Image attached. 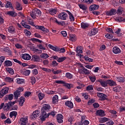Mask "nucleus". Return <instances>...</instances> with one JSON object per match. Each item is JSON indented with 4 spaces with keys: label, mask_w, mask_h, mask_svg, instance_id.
Returning a JSON list of instances; mask_svg holds the SVG:
<instances>
[{
    "label": "nucleus",
    "mask_w": 125,
    "mask_h": 125,
    "mask_svg": "<svg viewBox=\"0 0 125 125\" xmlns=\"http://www.w3.org/2000/svg\"><path fill=\"white\" fill-rule=\"evenodd\" d=\"M66 12L68 13V14L69 15V19L71 22H73V21H75V18L74 17V16H73V14L71 13L69 11L66 10Z\"/></svg>",
    "instance_id": "27"
},
{
    "label": "nucleus",
    "mask_w": 125,
    "mask_h": 125,
    "mask_svg": "<svg viewBox=\"0 0 125 125\" xmlns=\"http://www.w3.org/2000/svg\"><path fill=\"white\" fill-rule=\"evenodd\" d=\"M7 14L9 15V16H12V17H15V16H17V13L13 11H10L7 12Z\"/></svg>",
    "instance_id": "24"
},
{
    "label": "nucleus",
    "mask_w": 125,
    "mask_h": 125,
    "mask_svg": "<svg viewBox=\"0 0 125 125\" xmlns=\"http://www.w3.org/2000/svg\"><path fill=\"white\" fill-rule=\"evenodd\" d=\"M17 83H19V84H21V83H24V79L18 78L16 79Z\"/></svg>",
    "instance_id": "51"
},
{
    "label": "nucleus",
    "mask_w": 125,
    "mask_h": 125,
    "mask_svg": "<svg viewBox=\"0 0 125 125\" xmlns=\"http://www.w3.org/2000/svg\"><path fill=\"white\" fill-rule=\"evenodd\" d=\"M116 9H111L109 11H106V14L107 16H112V15H115L116 14Z\"/></svg>",
    "instance_id": "13"
},
{
    "label": "nucleus",
    "mask_w": 125,
    "mask_h": 125,
    "mask_svg": "<svg viewBox=\"0 0 125 125\" xmlns=\"http://www.w3.org/2000/svg\"><path fill=\"white\" fill-rule=\"evenodd\" d=\"M5 81L7 83H12L13 82V78L7 77L5 78Z\"/></svg>",
    "instance_id": "47"
},
{
    "label": "nucleus",
    "mask_w": 125,
    "mask_h": 125,
    "mask_svg": "<svg viewBox=\"0 0 125 125\" xmlns=\"http://www.w3.org/2000/svg\"><path fill=\"white\" fill-rule=\"evenodd\" d=\"M61 34H62V36H63V37H64V38H66V37H67V32L65 31H61Z\"/></svg>",
    "instance_id": "64"
},
{
    "label": "nucleus",
    "mask_w": 125,
    "mask_h": 125,
    "mask_svg": "<svg viewBox=\"0 0 125 125\" xmlns=\"http://www.w3.org/2000/svg\"><path fill=\"white\" fill-rule=\"evenodd\" d=\"M109 119L106 117H101L99 119V123H106V122H107L108 121Z\"/></svg>",
    "instance_id": "29"
},
{
    "label": "nucleus",
    "mask_w": 125,
    "mask_h": 125,
    "mask_svg": "<svg viewBox=\"0 0 125 125\" xmlns=\"http://www.w3.org/2000/svg\"><path fill=\"white\" fill-rule=\"evenodd\" d=\"M50 109V105L49 104H43V107L42 108V111H48Z\"/></svg>",
    "instance_id": "20"
},
{
    "label": "nucleus",
    "mask_w": 125,
    "mask_h": 125,
    "mask_svg": "<svg viewBox=\"0 0 125 125\" xmlns=\"http://www.w3.org/2000/svg\"><path fill=\"white\" fill-rule=\"evenodd\" d=\"M96 115L100 117H104L105 116V112H104V110L99 109L96 111Z\"/></svg>",
    "instance_id": "17"
},
{
    "label": "nucleus",
    "mask_w": 125,
    "mask_h": 125,
    "mask_svg": "<svg viewBox=\"0 0 125 125\" xmlns=\"http://www.w3.org/2000/svg\"><path fill=\"white\" fill-rule=\"evenodd\" d=\"M98 83H101V85L103 86V87H106L108 84V81L107 82L103 81L102 79H99L97 81Z\"/></svg>",
    "instance_id": "10"
},
{
    "label": "nucleus",
    "mask_w": 125,
    "mask_h": 125,
    "mask_svg": "<svg viewBox=\"0 0 125 125\" xmlns=\"http://www.w3.org/2000/svg\"><path fill=\"white\" fill-rule=\"evenodd\" d=\"M9 88L8 87H3V88L0 91V98H2L5 94L8 93Z\"/></svg>",
    "instance_id": "2"
},
{
    "label": "nucleus",
    "mask_w": 125,
    "mask_h": 125,
    "mask_svg": "<svg viewBox=\"0 0 125 125\" xmlns=\"http://www.w3.org/2000/svg\"><path fill=\"white\" fill-rule=\"evenodd\" d=\"M21 74H22L24 76H28L31 74V71L26 69H23L21 70Z\"/></svg>",
    "instance_id": "14"
},
{
    "label": "nucleus",
    "mask_w": 125,
    "mask_h": 125,
    "mask_svg": "<svg viewBox=\"0 0 125 125\" xmlns=\"http://www.w3.org/2000/svg\"><path fill=\"white\" fill-rule=\"evenodd\" d=\"M49 13L51 14V15H55V14L57 13V9L51 8L49 9Z\"/></svg>",
    "instance_id": "21"
},
{
    "label": "nucleus",
    "mask_w": 125,
    "mask_h": 125,
    "mask_svg": "<svg viewBox=\"0 0 125 125\" xmlns=\"http://www.w3.org/2000/svg\"><path fill=\"white\" fill-rule=\"evenodd\" d=\"M49 48H50V49H52V50H54V51H56V52H58V51H59V47L57 46H52V45L49 44L48 45Z\"/></svg>",
    "instance_id": "19"
},
{
    "label": "nucleus",
    "mask_w": 125,
    "mask_h": 125,
    "mask_svg": "<svg viewBox=\"0 0 125 125\" xmlns=\"http://www.w3.org/2000/svg\"><path fill=\"white\" fill-rule=\"evenodd\" d=\"M30 83L32 84H35L36 83V78L34 76L30 77Z\"/></svg>",
    "instance_id": "50"
},
{
    "label": "nucleus",
    "mask_w": 125,
    "mask_h": 125,
    "mask_svg": "<svg viewBox=\"0 0 125 125\" xmlns=\"http://www.w3.org/2000/svg\"><path fill=\"white\" fill-rule=\"evenodd\" d=\"M41 31H42L44 33H46L49 32V30H48V29L44 28V26H43V28H42V30Z\"/></svg>",
    "instance_id": "63"
},
{
    "label": "nucleus",
    "mask_w": 125,
    "mask_h": 125,
    "mask_svg": "<svg viewBox=\"0 0 125 125\" xmlns=\"http://www.w3.org/2000/svg\"><path fill=\"white\" fill-rule=\"evenodd\" d=\"M8 32L10 34H14L15 33V28L13 26H10L8 28Z\"/></svg>",
    "instance_id": "26"
},
{
    "label": "nucleus",
    "mask_w": 125,
    "mask_h": 125,
    "mask_svg": "<svg viewBox=\"0 0 125 125\" xmlns=\"http://www.w3.org/2000/svg\"><path fill=\"white\" fill-rule=\"evenodd\" d=\"M97 96L99 97L100 100H102V101L107 99V96L102 93H98Z\"/></svg>",
    "instance_id": "7"
},
{
    "label": "nucleus",
    "mask_w": 125,
    "mask_h": 125,
    "mask_svg": "<svg viewBox=\"0 0 125 125\" xmlns=\"http://www.w3.org/2000/svg\"><path fill=\"white\" fill-rule=\"evenodd\" d=\"M27 22L29 25H31L33 27L36 26V25H35V23H34V21H33V20H32L31 18L27 19Z\"/></svg>",
    "instance_id": "34"
},
{
    "label": "nucleus",
    "mask_w": 125,
    "mask_h": 125,
    "mask_svg": "<svg viewBox=\"0 0 125 125\" xmlns=\"http://www.w3.org/2000/svg\"><path fill=\"white\" fill-rule=\"evenodd\" d=\"M30 14L32 18H33V19H36V17H37V15H36V13H35V11H34V10H33L32 11L30 12Z\"/></svg>",
    "instance_id": "49"
},
{
    "label": "nucleus",
    "mask_w": 125,
    "mask_h": 125,
    "mask_svg": "<svg viewBox=\"0 0 125 125\" xmlns=\"http://www.w3.org/2000/svg\"><path fill=\"white\" fill-rule=\"evenodd\" d=\"M65 105L67 107H69V108H70V109H73V108H74V104H73V103L70 101H66Z\"/></svg>",
    "instance_id": "16"
},
{
    "label": "nucleus",
    "mask_w": 125,
    "mask_h": 125,
    "mask_svg": "<svg viewBox=\"0 0 125 125\" xmlns=\"http://www.w3.org/2000/svg\"><path fill=\"white\" fill-rule=\"evenodd\" d=\"M69 41L70 42H75L77 41V36L75 34L69 35Z\"/></svg>",
    "instance_id": "18"
},
{
    "label": "nucleus",
    "mask_w": 125,
    "mask_h": 125,
    "mask_svg": "<svg viewBox=\"0 0 125 125\" xmlns=\"http://www.w3.org/2000/svg\"><path fill=\"white\" fill-rule=\"evenodd\" d=\"M115 33L118 37H122L123 34V32L122 31V29H121V28H118L117 30H116Z\"/></svg>",
    "instance_id": "25"
},
{
    "label": "nucleus",
    "mask_w": 125,
    "mask_h": 125,
    "mask_svg": "<svg viewBox=\"0 0 125 125\" xmlns=\"http://www.w3.org/2000/svg\"><path fill=\"white\" fill-rule=\"evenodd\" d=\"M58 18L61 20H66L68 18V14L65 12L61 13L58 15Z\"/></svg>",
    "instance_id": "4"
},
{
    "label": "nucleus",
    "mask_w": 125,
    "mask_h": 125,
    "mask_svg": "<svg viewBox=\"0 0 125 125\" xmlns=\"http://www.w3.org/2000/svg\"><path fill=\"white\" fill-rule=\"evenodd\" d=\"M113 90L114 91V92H120V91L122 90V87L120 86H117L116 87H113Z\"/></svg>",
    "instance_id": "31"
},
{
    "label": "nucleus",
    "mask_w": 125,
    "mask_h": 125,
    "mask_svg": "<svg viewBox=\"0 0 125 125\" xmlns=\"http://www.w3.org/2000/svg\"><path fill=\"white\" fill-rule=\"evenodd\" d=\"M67 58L66 57H62L61 58H59V59L57 60V62L59 63H61V62H63V61L66 60Z\"/></svg>",
    "instance_id": "44"
},
{
    "label": "nucleus",
    "mask_w": 125,
    "mask_h": 125,
    "mask_svg": "<svg viewBox=\"0 0 125 125\" xmlns=\"http://www.w3.org/2000/svg\"><path fill=\"white\" fill-rule=\"evenodd\" d=\"M117 81L119 83H124V78L121 77H117Z\"/></svg>",
    "instance_id": "60"
},
{
    "label": "nucleus",
    "mask_w": 125,
    "mask_h": 125,
    "mask_svg": "<svg viewBox=\"0 0 125 125\" xmlns=\"http://www.w3.org/2000/svg\"><path fill=\"white\" fill-rule=\"evenodd\" d=\"M65 77L66 78H67V79H69V80H71L73 79V75L70 73L67 72L65 73Z\"/></svg>",
    "instance_id": "38"
},
{
    "label": "nucleus",
    "mask_w": 125,
    "mask_h": 125,
    "mask_svg": "<svg viewBox=\"0 0 125 125\" xmlns=\"http://www.w3.org/2000/svg\"><path fill=\"white\" fill-rule=\"evenodd\" d=\"M10 107L8 104H5L4 105L3 110L5 111H9Z\"/></svg>",
    "instance_id": "48"
},
{
    "label": "nucleus",
    "mask_w": 125,
    "mask_h": 125,
    "mask_svg": "<svg viewBox=\"0 0 125 125\" xmlns=\"http://www.w3.org/2000/svg\"><path fill=\"white\" fill-rule=\"evenodd\" d=\"M38 73H39V72L38 71V69H34V70H32V74L34 76H35V75H38Z\"/></svg>",
    "instance_id": "62"
},
{
    "label": "nucleus",
    "mask_w": 125,
    "mask_h": 125,
    "mask_svg": "<svg viewBox=\"0 0 125 125\" xmlns=\"http://www.w3.org/2000/svg\"><path fill=\"white\" fill-rule=\"evenodd\" d=\"M79 6L81 9H82V10H86L87 9V7L86 6L84 5L83 4H79Z\"/></svg>",
    "instance_id": "41"
},
{
    "label": "nucleus",
    "mask_w": 125,
    "mask_h": 125,
    "mask_svg": "<svg viewBox=\"0 0 125 125\" xmlns=\"http://www.w3.org/2000/svg\"><path fill=\"white\" fill-rule=\"evenodd\" d=\"M112 51L114 54H119L121 53V49L118 46H114L113 48Z\"/></svg>",
    "instance_id": "15"
},
{
    "label": "nucleus",
    "mask_w": 125,
    "mask_h": 125,
    "mask_svg": "<svg viewBox=\"0 0 125 125\" xmlns=\"http://www.w3.org/2000/svg\"><path fill=\"white\" fill-rule=\"evenodd\" d=\"M40 69H41L42 71H44V72H46L47 73H51V70L50 69L44 67H41Z\"/></svg>",
    "instance_id": "45"
},
{
    "label": "nucleus",
    "mask_w": 125,
    "mask_h": 125,
    "mask_svg": "<svg viewBox=\"0 0 125 125\" xmlns=\"http://www.w3.org/2000/svg\"><path fill=\"white\" fill-rule=\"evenodd\" d=\"M79 66H80L81 68H83L82 69L79 70V72L80 74H85V75H89V74H90L89 70L83 67L82 63H80Z\"/></svg>",
    "instance_id": "1"
},
{
    "label": "nucleus",
    "mask_w": 125,
    "mask_h": 125,
    "mask_svg": "<svg viewBox=\"0 0 125 125\" xmlns=\"http://www.w3.org/2000/svg\"><path fill=\"white\" fill-rule=\"evenodd\" d=\"M24 102H25V98L23 97H21L19 101V104L20 105V106H23Z\"/></svg>",
    "instance_id": "35"
},
{
    "label": "nucleus",
    "mask_w": 125,
    "mask_h": 125,
    "mask_svg": "<svg viewBox=\"0 0 125 125\" xmlns=\"http://www.w3.org/2000/svg\"><path fill=\"white\" fill-rule=\"evenodd\" d=\"M21 24L22 26L24 27V28H26V29H28V30H30V29H31V26L26 24V22H24V21H22V22H21Z\"/></svg>",
    "instance_id": "39"
},
{
    "label": "nucleus",
    "mask_w": 125,
    "mask_h": 125,
    "mask_svg": "<svg viewBox=\"0 0 125 125\" xmlns=\"http://www.w3.org/2000/svg\"><path fill=\"white\" fill-rule=\"evenodd\" d=\"M82 96L85 98V99H88L89 98V96L86 93H82Z\"/></svg>",
    "instance_id": "57"
},
{
    "label": "nucleus",
    "mask_w": 125,
    "mask_h": 125,
    "mask_svg": "<svg viewBox=\"0 0 125 125\" xmlns=\"http://www.w3.org/2000/svg\"><path fill=\"white\" fill-rule=\"evenodd\" d=\"M83 2H86V3L89 4L93 2V0H83Z\"/></svg>",
    "instance_id": "56"
},
{
    "label": "nucleus",
    "mask_w": 125,
    "mask_h": 125,
    "mask_svg": "<svg viewBox=\"0 0 125 125\" xmlns=\"http://www.w3.org/2000/svg\"><path fill=\"white\" fill-rule=\"evenodd\" d=\"M16 8L17 10H22V6L20 3L17 2L16 3Z\"/></svg>",
    "instance_id": "43"
},
{
    "label": "nucleus",
    "mask_w": 125,
    "mask_h": 125,
    "mask_svg": "<svg viewBox=\"0 0 125 125\" xmlns=\"http://www.w3.org/2000/svg\"><path fill=\"white\" fill-rule=\"evenodd\" d=\"M4 64L5 66H7V67H10L11 66H12V62L10 61H5L4 62Z\"/></svg>",
    "instance_id": "40"
},
{
    "label": "nucleus",
    "mask_w": 125,
    "mask_h": 125,
    "mask_svg": "<svg viewBox=\"0 0 125 125\" xmlns=\"http://www.w3.org/2000/svg\"><path fill=\"white\" fill-rule=\"evenodd\" d=\"M86 90L87 91L93 90V86L91 85L87 86L86 87Z\"/></svg>",
    "instance_id": "61"
},
{
    "label": "nucleus",
    "mask_w": 125,
    "mask_h": 125,
    "mask_svg": "<svg viewBox=\"0 0 125 125\" xmlns=\"http://www.w3.org/2000/svg\"><path fill=\"white\" fill-rule=\"evenodd\" d=\"M49 116V114H47L46 112L44 111H42V115L41 117V121H45V119Z\"/></svg>",
    "instance_id": "8"
},
{
    "label": "nucleus",
    "mask_w": 125,
    "mask_h": 125,
    "mask_svg": "<svg viewBox=\"0 0 125 125\" xmlns=\"http://www.w3.org/2000/svg\"><path fill=\"white\" fill-rule=\"evenodd\" d=\"M38 97L40 100H42V99H43V98L44 97V94H42V93H40L38 94Z\"/></svg>",
    "instance_id": "53"
},
{
    "label": "nucleus",
    "mask_w": 125,
    "mask_h": 125,
    "mask_svg": "<svg viewBox=\"0 0 125 125\" xmlns=\"http://www.w3.org/2000/svg\"><path fill=\"white\" fill-rule=\"evenodd\" d=\"M21 58L22 59H23V60L28 61L31 60L32 57H31L30 54L25 53L21 55Z\"/></svg>",
    "instance_id": "9"
},
{
    "label": "nucleus",
    "mask_w": 125,
    "mask_h": 125,
    "mask_svg": "<svg viewBox=\"0 0 125 125\" xmlns=\"http://www.w3.org/2000/svg\"><path fill=\"white\" fill-rule=\"evenodd\" d=\"M31 60L33 62H40L41 61V58L39 57V56L34 55L32 56Z\"/></svg>",
    "instance_id": "11"
},
{
    "label": "nucleus",
    "mask_w": 125,
    "mask_h": 125,
    "mask_svg": "<svg viewBox=\"0 0 125 125\" xmlns=\"http://www.w3.org/2000/svg\"><path fill=\"white\" fill-rule=\"evenodd\" d=\"M89 27V24L86 22H82L81 23V27L83 29H87Z\"/></svg>",
    "instance_id": "28"
},
{
    "label": "nucleus",
    "mask_w": 125,
    "mask_h": 125,
    "mask_svg": "<svg viewBox=\"0 0 125 125\" xmlns=\"http://www.w3.org/2000/svg\"><path fill=\"white\" fill-rule=\"evenodd\" d=\"M15 47L17 48H18V49H21L23 48V46L19 43L16 44Z\"/></svg>",
    "instance_id": "59"
},
{
    "label": "nucleus",
    "mask_w": 125,
    "mask_h": 125,
    "mask_svg": "<svg viewBox=\"0 0 125 125\" xmlns=\"http://www.w3.org/2000/svg\"><path fill=\"white\" fill-rule=\"evenodd\" d=\"M40 114H41V112H40V110H37L35 111H34L32 113V115L31 116V118L32 119H37V118H39L40 117Z\"/></svg>",
    "instance_id": "5"
},
{
    "label": "nucleus",
    "mask_w": 125,
    "mask_h": 125,
    "mask_svg": "<svg viewBox=\"0 0 125 125\" xmlns=\"http://www.w3.org/2000/svg\"><path fill=\"white\" fill-rule=\"evenodd\" d=\"M65 51H66V50H65L64 48L60 49L59 48V51H58V52H59V53H64Z\"/></svg>",
    "instance_id": "58"
},
{
    "label": "nucleus",
    "mask_w": 125,
    "mask_h": 125,
    "mask_svg": "<svg viewBox=\"0 0 125 125\" xmlns=\"http://www.w3.org/2000/svg\"><path fill=\"white\" fill-rule=\"evenodd\" d=\"M6 70L9 74L10 75H13L14 74V70H13V69L10 68V67H8L6 68Z\"/></svg>",
    "instance_id": "36"
},
{
    "label": "nucleus",
    "mask_w": 125,
    "mask_h": 125,
    "mask_svg": "<svg viewBox=\"0 0 125 125\" xmlns=\"http://www.w3.org/2000/svg\"><path fill=\"white\" fill-rule=\"evenodd\" d=\"M107 84L110 86H114V85H117V83L112 80H107Z\"/></svg>",
    "instance_id": "23"
},
{
    "label": "nucleus",
    "mask_w": 125,
    "mask_h": 125,
    "mask_svg": "<svg viewBox=\"0 0 125 125\" xmlns=\"http://www.w3.org/2000/svg\"><path fill=\"white\" fill-rule=\"evenodd\" d=\"M40 57L43 59H47L49 57V56L47 53H43L40 55Z\"/></svg>",
    "instance_id": "32"
},
{
    "label": "nucleus",
    "mask_w": 125,
    "mask_h": 125,
    "mask_svg": "<svg viewBox=\"0 0 125 125\" xmlns=\"http://www.w3.org/2000/svg\"><path fill=\"white\" fill-rule=\"evenodd\" d=\"M52 72L54 75H58V74H61V73H62V71L61 70L54 71V69H52Z\"/></svg>",
    "instance_id": "46"
},
{
    "label": "nucleus",
    "mask_w": 125,
    "mask_h": 125,
    "mask_svg": "<svg viewBox=\"0 0 125 125\" xmlns=\"http://www.w3.org/2000/svg\"><path fill=\"white\" fill-rule=\"evenodd\" d=\"M17 116V112L16 111H12L10 113V118H12L13 117H15L16 118Z\"/></svg>",
    "instance_id": "42"
},
{
    "label": "nucleus",
    "mask_w": 125,
    "mask_h": 125,
    "mask_svg": "<svg viewBox=\"0 0 125 125\" xmlns=\"http://www.w3.org/2000/svg\"><path fill=\"white\" fill-rule=\"evenodd\" d=\"M98 33V29L96 28H93L91 30L90 32L88 33V35L89 37H91L92 36H95V34Z\"/></svg>",
    "instance_id": "6"
},
{
    "label": "nucleus",
    "mask_w": 125,
    "mask_h": 125,
    "mask_svg": "<svg viewBox=\"0 0 125 125\" xmlns=\"http://www.w3.org/2000/svg\"><path fill=\"white\" fill-rule=\"evenodd\" d=\"M27 124H28V116H23L20 119V125H27Z\"/></svg>",
    "instance_id": "3"
},
{
    "label": "nucleus",
    "mask_w": 125,
    "mask_h": 125,
    "mask_svg": "<svg viewBox=\"0 0 125 125\" xmlns=\"http://www.w3.org/2000/svg\"><path fill=\"white\" fill-rule=\"evenodd\" d=\"M89 79H90V80L92 83H94V82L96 81V77L95 76H89Z\"/></svg>",
    "instance_id": "52"
},
{
    "label": "nucleus",
    "mask_w": 125,
    "mask_h": 125,
    "mask_svg": "<svg viewBox=\"0 0 125 125\" xmlns=\"http://www.w3.org/2000/svg\"><path fill=\"white\" fill-rule=\"evenodd\" d=\"M36 16H41L42 15V12L39 9H35L33 10Z\"/></svg>",
    "instance_id": "37"
},
{
    "label": "nucleus",
    "mask_w": 125,
    "mask_h": 125,
    "mask_svg": "<svg viewBox=\"0 0 125 125\" xmlns=\"http://www.w3.org/2000/svg\"><path fill=\"white\" fill-rule=\"evenodd\" d=\"M12 6V4L10 1L7 2L6 5H5V7L6 8H8L9 7H11Z\"/></svg>",
    "instance_id": "54"
},
{
    "label": "nucleus",
    "mask_w": 125,
    "mask_h": 125,
    "mask_svg": "<svg viewBox=\"0 0 125 125\" xmlns=\"http://www.w3.org/2000/svg\"><path fill=\"white\" fill-rule=\"evenodd\" d=\"M98 8H99V6L94 4L90 6L89 10L93 11V10H96V9H98Z\"/></svg>",
    "instance_id": "22"
},
{
    "label": "nucleus",
    "mask_w": 125,
    "mask_h": 125,
    "mask_svg": "<svg viewBox=\"0 0 125 125\" xmlns=\"http://www.w3.org/2000/svg\"><path fill=\"white\" fill-rule=\"evenodd\" d=\"M14 94L16 99H17L18 97H20V91L17 90L15 92H14Z\"/></svg>",
    "instance_id": "33"
},
{
    "label": "nucleus",
    "mask_w": 125,
    "mask_h": 125,
    "mask_svg": "<svg viewBox=\"0 0 125 125\" xmlns=\"http://www.w3.org/2000/svg\"><path fill=\"white\" fill-rule=\"evenodd\" d=\"M52 103L53 104H57L58 103V96L57 95H55L52 99Z\"/></svg>",
    "instance_id": "30"
},
{
    "label": "nucleus",
    "mask_w": 125,
    "mask_h": 125,
    "mask_svg": "<svg viewBox=\"0 0 125 125\" xmlns=\"http://www.w3.org/2000/svg\"><path fill=\"white\" fill-rule=\"evenodd\" d=\"M24 34L26 35V36H27V37H29V36H31L32 33H31V32L29 31V30L25 29Z\"/></svg>",
    "instance_id": "55"
},
{
    "label": "nucleus",
    "mask_w": 125,
    "mask_h": 125,
    "mask_svg": "<svg viewBox=\"0 0 125 125\" xmlns=\"http://www.w3.org/2000/svg\"><path fill=\"white\" fill-rule=\"evenodd\" d=\"M57 120L59 124H62L63 123V115L61 114H59L57 115Z\"/></svg>",
    "instance_id": "12"
}]
</instances>
